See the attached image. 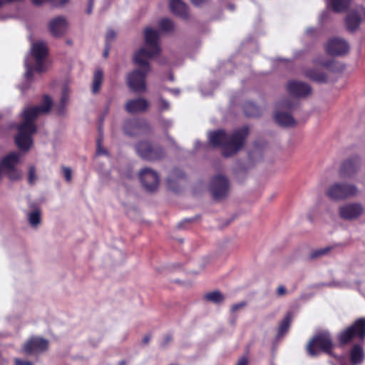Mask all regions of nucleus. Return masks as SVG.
I'll return each instance as SVG.
<instances>
[{
  "label": "nucleus",
  "mask_w": 365,
  "mask_h": 365,
  "mask_svg": "<svg viewBox=\"0 0 365 365\" xmlns=\"http://www.w3.org/2000/svg\"><path fill=\"white\" fill-rule=\"evenodd\" d=\"M248 135L249 128L247 125L235 130L230 135L225 130L220 129L210 133L209 141L212 147L221 148L222 155L228 158L242 148Z\"/></svg>",
  "instance_id": "1"
},
{
  "label": "nucleus",
  "mask_w": 365,
  "mask_h": 365,
  "mask_svg": "<svg viewBox=\"0 0 365 365\" xmlns=\"http://www.w3.org/2000/svg\"><path fill=\"white\" fill-rule=\"evenodd\" d=\"M143 51H135L133 61L135 65L138 66L126 76V83L128 88L134 93H142L146 90V76L150 73L151 68L150 61L143 58Z\"/></svg>",
  "instance_id": "2"
},
{
  "label": "nucleus",
  "mask_w": 365,
  "mask_h": 365,
  "mask_svg": "<svg viewBox=\"0 0 365 365\" xmlns=\"http://www.w3.org/2000/svg\"><path fill=\"white\" fill-rule=\"evenodd\" d=\"M52 105V99L49 96L45 95L40 106L25 107L21 115L22 121L18 126L37 131L35 120L39 115L48 113Z\"/></svg>",
  "instance_id": "3"
},
{
  "label": "nucleus",
  "mask_w": 365,
  "mask_h": 365,
  "mask_svg": "<svg viewBox=\"0 0 365 365\" xmlns=\"http://www.w3.org/2000/svg\"><path fill=\"white\" fill-rule=\"evenodd\" d=\"M333 349V341L330 334L322 331L313 336L306 346L309 356L315 357L321 353L330 354Z\"/></svg>",
  "instance_id": "4"
},
{
  "label": "nucleus",
  "mask_w": 365,
  "mask_h": 365,
  "mask_svg": "<svg viewBox=\"0 0 365 365\" xmlns=\"http://www.w3.org/2000/svg\"><path fill=\"white\" fill-rule=\"evenodd\" d=\"M144 41L145 46L141 47L137 51H143V58L150 61L160 53V35L156 30L149 27L146 28L144 30Z\"/></svg>",
  "instance_id": "5"
},
{
  "label": "nucleus",
  "mask_w": 365,
  "mask_h": 365,
  "mask_svg": "<svg viewBox=\"0 0 365 365\" xmlns=\"http://www.w3.org/2000/svg\"><path fill=\"white\" fill-rule=\"evenodd\" d=\"M354 338L361 340L365 339L364 318L356 319L351 326L344 329L338 336V341L341 346H344Z\"/></svg>",
  "instance_id": "6"
},
{
  "label": "nucleus",
  "mask_w": 365,
  "mask_h": 365,
  "mask_svg": "<svg viewBox=\"0 0 365 365\" xmlns=\"http://www.w3.org/2000/svg\"><path fill=\"white\" fill-rule=\"evenodd\" d=\"M135 150L141 158L148 161L159 160L165 155V152L160 145L149 141H140L137 143Z\"/></svg>",
  "instance_id": "7"
},
{
  "label": "nucleus",
  "mask_w": 365,
  "mask_h": 365,
  "mask_svg": "<svg viewBox=\"0 0 365 365\" xmlns=\"http://www.w3.org/2000/svg\"><path fill=\"white\" fill-rule=\"evenodd\" d=\"M358 189L356 185L346 182H335L326 192L327 197L333 200H342L355 196Z\"/></svg>",
  "instance_id": "8"
},
{
  "label": "nucleus",
  "mask_w": 365,
  "mask_h": 365,
  "mask_svg": "<svg viewBox=\"0 0 365 365\" xmlns=\"http://www.w3.org/2000/svg\"><path fill=\"white\" fill-rule=\"evenodd\" d=\"M49 341L41 336H32L29 337L21 347V353L26 356H38L48 351Z\"/></svg>",
  "instance_id": "9"
},
{
  "label": "nucleus",
  "mask_w": 365,
  "mask_h": 365,
  "mask_svg": "<svg viewBox=\"0 0 365 365\" xmlns=\"http://www.w3.org/2000/svg\"><path fill=\"white\" fill-rule=\"evenodd\" d=\"M228 190L229 180L225 176L217 175L212 178L210 191L215 200H220L225 198L228 194Z\"/></svg>",
  "instance_id": "10"
},
{
  "label": "nucleus",
  "mask_w": 365,
  "mask_h": 365,
  "mask_svg": "<svg viewBox=\"0 0 365 365\" xmlns=\"http://www.w3.org/2000/svg\"><path fill=\"white\" fill-rule=\"evenodd\" d=\"M326 53L332 56H341L346 54L349 51V43L341 38H330L324 46Z\"/></svg>",
  "instance_id": "11"
},
{
  "label": "nucleus",
  "mask_w": 365,
  "mask_h": 365,
  "mask_svg": "<svg viewBox=\"0 0 365 365\" xmlns=\"http://www.w3.org/2000/svg\"><path fill=\"white\" fill-rule=\"evenodd\" d=\"M139 178L146 191L155 192L159 185L158 174L149 168H145L140 171Z\"/></svg>",
  "instance_id": "12"
},
{
  "label": "nucleus",
  "mask_w": 365,
  "mask_h": 365,
  "mask_svg": "<svg viewBox=\"0 0 365 365\" xmlns=\"http://www.w3.org/2000/svg\"><path fill=\"white\" fill-rule=\"evenodd\" d=\"M18 133L15 137V143L19 149L27 152L33 145L32 135L36 133L29 128L17 127Z\"/></svg>",
  "instance_id": "13"
},
{
  "label": "nucleus",
  "mask_w": 365,
  "mask_h": 365,
  "mask_svg": "<svg viewBox=\"0 0 365 365\" xmlns=\"http://www.w3.org/2000/svg\"><path fill=\"white\" fill-rule=\"evenodd\" d=\"M149 129L148 123L143 119L127 120L123 125V130L130 136L138 135Z\"/></svg>",
  "instance_id": "14"
},
{
  "label": "nucleus",
  "mask_w": 365,
  "mask_h": 365,
  "mask_svg": "<svg viewBox=\"0 0 365 365\" xmlns=\"http://www.w3.org/2000/svg\"><path fill=\"white\" fill-rule=\"evenodd\" d=\"M364 212V207L359 202L349 203L339 209V216L346 220H353L359 218Z\"/></svg>",
  "instance_id": "15"
},
{
  "label": "nucleus",
  "mask_w": 365,
  "mask_h": 365,
  "mask_svg": "<svg viewBox=\"0 0 365 365\" xmlns=\"http://www.w3.org/2000/svg\"><path fill=\"white\" fill-rule=\"evenodd\" d=\"M359 166V157L357 155H352L341 163L339 172V176L341 178H350L356 173Z\"/></svg>",
  "instance_id": "16"
},
{
  "label": "nucleus",
  "mask_w": 365,
  "mask_h": 365,
  "mask_svg": "<svg viewBox=\"0 0 365 365\" xmlns=\"http://www.w3.org/2000/svg\"><path fill=\"white\" fill-rule=\"evenodd\" d=\"M48 27L53 37L59 38L66 33L68 22L64 16H58L49 21Z\"/></svg>",
  "instance_id": "17"
},
{
  "label": "nucleus",
  "mask_w": 365,
  "mask_h": 365,
  "mask_svg": "<svg viewBox=\"0 0 365 365\" xmlns=\"http://www.w3.org/2000/svg\"><path fill=\"white\" fill-rule=\"evenodd\" d=\"M288 93L294 97H306L312 93L311 86L304 82L290 81L287 85Z\"/></svg>",
  "instance_id": "18"
},
{
  "label": "nucleus",
  "mask_w": 365,
  "mask_h": 365,
  "mask_svg": "<svg viewBox=\"0 0 365 365\" xmlns=\"http://www.w3.org/2000/svg\"><path fill=\"white\" fill-rule=\"evenodd\" d=\"M149 106L148 101L142 97L128 100L125 104V110L127 113L133 114L143 113Z\"/></svg>",
  "instance_id": "19"
},
{
  "label": "nucleus",
  "mask_w": 365,
  "mask_h": 365,
  "mask_svg": "<svg viewBox=\"0 0 365 365\" xmlns=\"http://www.w3.org/2000/svg\"><path fill=\"white\" fill-rule=\"evenodd\" d=\"M170 9L177 16L185 20L189 19V8L182 0H170Z\"/></svg>",
  "instance_id": "20"
},
{
  "label": "nucleus",
  "mask_w": 365,
  "mask_h": 365,
  "mask_svg": "<svg viewBox=\"0 0 365 365\" xmlns=\"http://www.w3.org/2000/svg\"><path fill=\"white\" fill-rule=\"evenodd\" d=\"M361 22V14L355 10L349 11L345 19L346 29L351 32L355 31Z\"/></svg>",
  "instance_id": "21"
},
{
  "label": "nucleus",
  "mask_w": 365,
  "mask_h": 365,
  "mask_svg": "<svg viewBox=\"0 0 365 365\" xmlns=\"http://www.w3.org/2000/svg\"><path fill=\"white\" fill-rule=\"evenodd\" d=\"M326 4L335 13H342L349 9L351 0H326Z\"/></svg>",
  "instance_id": "22"
},
{
  "label": "nucleus",
  "mask_w": 365,
  "mask_h": 365,
  "mask_svg": "<svg viewBox=\"0 0 365 365\" xmlns=\"http://www.w3.org/2000/svg\"><path fill=\"white\" fill-rule=\"evenodd\" d=\"M274 118L275 122L282 127H291L296 124L294 118L287 113L276 112Z\"/></svg>",
  "instance_id": "23"
},
{
  "label": "nucleus",
  "mask_w": 365,
  "mask_h": 365,
  "mask_svg": "<svg viewBox=\"0 0 365 365\" xmlns=\"http://www.w3.org/2000/svg\"><path fill=\"white\" fill-rule=\"evenodd\" d=\"M31 53L35 60H44L48 55V48L43 42L33 43Z\"/></svg>",
  "instance_id": "24"
},
{
  "label": "nucleus",
  "mask_w": 365,
  "mask_h": 365,
  "mask_svg": "<svg viewBox=\"0 0 365 365\" xmlns=\"http://www.w3.org/2000/svg\"><path fill=\"white\" fill-rule=\"evenodd\" d=\"M364 358L363 348L360 344H354L350 351V361L352 364L357 365L363 362Z\"/></svg>",
  "instance_id": "25"
},
{
  "label": "nucleus",
  "mask_w": 365,
  "mask_h": 365,
  "mask_svg": "<svg viewBox=\"0 0 365 365\" xmlns=\"http://www.w3.org/2000/svg\"><path fill=\"white\" fill-rule=\"evenodd\" d=\"M304 76L315 82L317 83H327L328 76L327 75L317 69H307L304 72Z\"/></svg>",
  "instance_id": "26"
},
{
  "label": "nucleus",
  "mask_w": 365,
  "mask_h": 365,
  "mask_svg": "<svg viewBox=\"0 0 365 365\" xmlns=\"http://www.w3.org/2000/svg\"><path fill=\"white\" fill-rule=\"evenodd\" d=\"M176 177L177 178L181 179L185 177V174L180 169L175 168L172 172V176L169 177L167 179V185L169 189L173 190L175 192H178L180 189L176 184V182L174 180L173 178Z\"/></svg>",
  "instance_id": "27"
},
{
  "label": "nucleus",
  "mask_w": 365,
  "mask_h": 365,
  "mask_svg": "<svg viewBox=\"0 0 365 365\" xmlns=\"http://www.w3.org/2000/svg\"><path fill=\"white\" fill-rule=\"evenodd\" d=\"M18 160L19 155L15 153H11L2 159L1 166L7 170H13V172L15 173L14 166Z\"/></svg>",
  "instance_id": "28"
},
{
  "label": "nucleus",
  "mask_w": 365,
  "mask_h": 365,
  "mask_svg": "<svg viewBox=\"0 0 365 365\" xmlns=\"http://www.w3.org/2000/svg\"><path fill=\"white\" fill-rule=\"evenodd\" d=\"M243 111L245 115L254 118L259 117L262 113L260 108L250 101L244 103Z\"/></svg>",
  "instance_id": "29"
},
{
  "label": "nucleus",
  "mask_w": 365,
  "mask_h": 365,
  "mask_svg": "<svg viewBox=\"0 0 365 365\" xmlns=\"http://www.w3.org/2000/svg\"><path fill=\"white\" fill-rule=\"evenodd\" d=\"M204 299L215 304H220L224 302L225 297L220 291L216 290L205 294Z\"/></svg>",
  "instance_id": "30"
},
{
  "label": "nucleus",
  "mask_w": 365,
  "mask_h": 365,
  "mask_svg": "<svg viewBox=\"0 0 365 365\" xmlns=\"http://www.w3.org/2000/svg\"><path fill=\"white\" fill-rule=\"evenodd\" d=\"M103 73L102 70H97L94 73L92 83V91L93 93H96L99 91L103 82Z\"/></svg>",
  "instance_id": "31"
},
{
  "label": "nucleus",
  "mask_w": 365,
  "mask_h": 365,
  "mask_svg": "<svg viewBox=\"0 0 365 365\" xmlns=\"http://www.w3.org/2000/svg\"><path fill=\"white\" fill-rule=\"evenodd\" d=\"M158 27L161 31L170 33L174 31L175 24L171 19L168 18H163L159 21Z\"/></svg>",
  "instance_id": "32"
},
{
  "label": "nucleus",
  "mask_w": 365,
  "mask_h": 365,
  "mask_svg": "<svg viewBox=\"0 0 365 365\" xmlns=\"http://www.w3.org/2000/svg\"><path fill=\"white\" fill-rule=\"evenodd\" d=\"M332 249H333L332 246H329V247H326L324 248L314 250L310 253V258L311 259H317L322 256L327 255L329 253V252Z\"/></svg>",
  "instance_id": "33"
},
{
  "label": "nucleus",
  "mask_w": 365,
  "mask_h": 365,
  "mask_svg": "<svg viewBox=\"0 0 365 365\" xmlns=\"http://www.w3.org/2000/svg\"><path fill=\"white\" fill-rule=\"evenodd\" d=\"M290 325V320L288 317H285L279 324L278 329L279 336L284 335L289 329Z\"/></svg>",
  "instance_id": "34"
},
{
  "label": "nucleus",
  "mask_w": 365,
  "mask_h": 365,
  "mask_svg": "<svg viewBox=\"0 0 365 365\" xmlns=\"http://www.w3.org/2000/svg\"><path fill=\"white\" fill-rule=\"evenodd\" d=\"M41 216L38 211H33L29 214V222L32 225H37L40 223Z\"/></svg>",
  "instance_id": "35"
},
{
  "label": "nucleus",
  "mask_w": 365,
  "mask_h": 365,
  "mask_svg": "<svg viewBox=\"0 0 365 365\" xmlns=\"http://www.w3.org/2000/svg\"><path fill=\"white\" fill-rule=\"evenodd\" d=\"M278 107L283 109L290 110L294 107V102L290 98H286L278 103Z\"/></svg>",
  "instance_id": "36"
},
{
  "label": "nucleus",
  "mask_w": 365,
  "mask_h": 365,
  "mask_svg": "<svg viewBox=\"0 0 365 365\" xmlns=\"http://www.w3.org/2000/svg\"><path fill=\"white\" fill-rule=\"evenodd\" d=\"M36 179V168L34 166H31L28 173V182L30 185H34Z\"/></svg>",
  "instance_id": "37"
},
{
  "label": "nucleus",
  "mask_w": 365,
  "mask_h": 365,
  "mask_svg": "<svg viewBox=\"0 0 365 365\" xmlns=\"http://www.w3.org/2000/svg\"><path fill=\"white\" fill-rule=\"evenodd\" d=\"M64 178L66 182H70L72 180V170L70 168L62 166L61 168Z\"/></svg>",
  "instance_id": "38"
},
{
  "label": "nucleus",
  "mask_w": 365,
  "mask_h": 365,
  "mask_svg": "<svg viewBox=\"0 0 365 365\" xmlns=\"http://www.w3.org/2000/svg\"><path fill=\"white\" fill-rule=\"evenodd\" d=\"M36 66L34 67V70L41 73L45 71L44 60H35Z\"/></svg>",
  "instance_id": "39"
},
{
  "label": "nucleus",
  "mask_w": 365,
  "mask_h": 365,
  "mask_svg": "<svg viewBox=\"0 0 365 365\" xmlns=\"http://www.w3.org/2000/svg\"><path fill=\"white\" fill-rule=\"evenodd\" d=\"M313 63L315 65H319L326 68H329L331 67V66L332 64V61H322L319 59H315V60H314Z\"/></svg>",
  "instance_id": "40"
},
{
  "label": "nucleus",
  "mask_w": 365,
  "mask_h": 365,
  "mask_svg": "<svg viewBox=\"0 0 365 365\" xmlns=\"http://www.w3.org/2000/svg\"><path fill=\"white\" fill-rule=\"evenodd\" d=\"M115 36H116V34L113 30H112V29L108 30L106 35V43L110 45V42L114 40Z\"/></svg>",
  "instance_id": "41"
},
{
  "label": "nucleus",
  "mask_w": 365,
  "mask_h": 365,
  "mask_svg": "<svg viewBox=\"0 0 365 365\" xmlns=\"http://www.w3.org/2000/svg\"><path fill=\"white\" fill-rule=\"evenodd\" d=\"M170 108L169 103L164 99L163 98H160L159 101V109L160 111H164L168 110Z\"/></svg>",
  "instance_id": "42"
},
{
  "label": "nucleus",
  "mask_w": 365,
  "mask_h": 365,
  "mask_svg": "<svg viewBox=\"0 0 365 365\" xmlns=\"http://www.w3.org/2000/svg\"><path fill=\"white\" fill-rule=\"evenodd\" d=\"M101 139L98 138L97 139V150H96V155H107L108 152L106 149L103 148L101 147Z\"/></svg>",
  "instance_id": "43"
},
{
  "label": "nucleus",
  "mask_w": 365,
  "mask_h": 365,
  "mask_svg": "<svg viewBox=\"0 0 365 365\" xmlns=\"http://www.w3.org/2000/svg\"><path fill=\"white\" fill-rule=\"evenodd\" d=\"M26 71L25 76L28 80H30L33 78L34 68V66L31 64H26Z\"/></svg>",
  "instance_id": "44"
},
{
  "label": "nucleus",
  "mask_w": 365,
  "mask_h": 365,
  "mask_svg": "<svg viewBox=\"0 0 365 365\" xmlns=\"http://www.w3.org/2000/svg\"><path fill=\"white\" fill-rule=\"evenodd\" d=\"M69 0H49V3L54 7H60L67 4Z\"/></svg>",
  "instance_id": "45"
},
{
  "label": "nucleus",
  "mask_w": 365,
  "mask_h": 365,
  "mask_svg": "<svg viewBox=\"0 0 365 365\" xmlns=\"http://www.w3.org/2000/svg\"><path fill=\"white\" fill-rule=\"evenodd\" d=\"M190 2L197 7H200L207 4L210 0H190Z\"/></svg>",
  "instance_id": "46"
},
{
  "label": "nucleus",
  "mask_w": 365,
  "mask_h": 365,
  "mask_svg": "<svg viewBox=\"0 0 365 365\" xmlns=\"http://www.w3.org/2000/svg\"><path fill=\"white\" fill-rule=\"evenodd\" d=\"M14 365H33V363L28 360H21L20 359H15Z\"/></svg>",
  "instance_id": "47"
},
{
  "label": "nucleus",
  "mask_w": 365,
  "mask_h": 365,
  "mask_svg": "<svg viewBox=\"0 0 365 365\" xmlns=\"http://www.w3.org/2000/svg\"><path fill=\"white\" fill-rule=\"evenodd\" d=\"M173 339L171 334L165 335L163 341L162 342V346L165 347Z\"/></svg>",
  "instance_id": "48"
},
{
  "label": "nucleus",
  "mask_w": 365,
  "mask_h": 365,
  "mask_svg": "<svg viewBox=\"0 0 365 365\" xmlns=\"http://www.w3.org/2000/svg\"><path fill=\"white\" fill-rule=\"evenodd\" d=\"M245 306V302H240L238 304H235L232 306L231 311H232V312H235L237 310H238L239 309L244 307Z\"/></svg>",
  "instance_id": "49"
},
{
  "label": "nucleus",
  "mask_w": 365,
  "mask_h": 365,
  "mask_svg": "<svg viewBox=\"0 0 365 365\" xmlns=\"http://www.w3.org/2000/svg\"><path fill=\"white\" fill-rule=\"evenodd\" d=\"M93 3H94V0H88V6L86 9V13L88 15L92 13Z\"/></svg>",
  "instance_id": "50"
},
{
  "label": "nucleus",
  "mask_w": 365,
  "mask_h": 365,
  "mask_svg": "<svg viewBox=\"0 0 365 365\" xmlns=\"http://www.w3.org/2000/svg\"><path fill=\"white\" fill-rule=\"evenodd\" d=\"M287 292V289L286 288L281 285L279 287H278L277 289V294L278 296H282L284 294H285Z\"/></svg>",
  "instance_id": "51"
},
{
  "label": "nucleus",
  "mask_w": 365,
  "mask_h": 365,
  "mask_svg": "<svg viewBox=\"0 0 365 365\" xmlns=\"http://www.w3.org/2000/svg\"><path fill=\"white\" fill-rule=\"evenodd\" d=\"M236 365H248V359L246 356L241 357Z\"/></svg>",
  "instance_id": "52"
},
{
  "label": "nucleus",
  "mask_w": 365,
  "mask_h": 365,
  "mask_svg": "<svg viewBox=\"0 0 365 365\" xmlns=\"http://www.w3.org/2000/svg\"><path fill=\"white\" fill-rule=\"evenodd\" d=\"M68 101V95L66 91H64L62 94L61 98V104L64 106Z\"/></svg>",
  "instance_id": "53"
},
{
  "label": "nucleus",
  "mask_w": 365,
  "mask_h": 365,
  "mask_svg": "<svg viewBox=\"0 0 365 365\" xmlns=\"http://www.w3.org/2000/svg\"><path fill=\"white\" fill-rule=\"evenodd\" d=\"M10 172L8 173V176L10 179L16 180L19 178V175L15 170V173L13 172V170H9Z\"/></svg>",
  "instance_id": "54"
},
{
  "label": "nucleus",
  "mask_w": 365,
  "mask_h": 365,
  "mask_svg": "<svg viewBox=\"0 0 365 365\" xmlns=\"http://www.w3.org/2000/svg\"><path fill=\"white\" fill-rule=\"evenodd\" d=\"M110 48V45L106 43L105 48H104L103 53V56L105 58H107L108 57Z\"/></svg>",
  "instance_id": "55"
},
{
  "label": "nucleus",
  "mask_w": 365,
  "mask_h": 365,
  "mask_svg": "<svg viewBox=\"0 0 365 365\" xmlns=\"http://www.w3.org/2000/svg\"><path fill=\"white\" fill-rule=\"evenodd\" d=\"M151 339V336L148 334V335H145L143 338V340H142V342L143 344H147L149 343L150 340Z\"/></svg>",
  "instance_id": "56"
},
{
  "label": "nucleus",
  "mask_w": 365,
  "mask_h": 365,
  "mask_svg": "<svg viewBox=\"0 0 365 365\" xmlns=\"http://www.w3.org/2000/svg\"><path fill=\"white\" fill-rule=\"evenodd\" d=\"M126 362L125 361H121L119 362V365H125Z\"/></svg>",
  "instance_id": "57"
},
{
  "label": "nucleus",
  "mask_w": 365,
  "mask_h": 365,
  "mask_svg": "<svg viewBox=\"0 0 365 365\" xmlns=\"http://www.w3.org/2000/svg\"><path fill=\"white\" fill-rule=\"evenodd\" d=\"M182 222L178 224V227H180L182 226Z\"/></svg>",
  "instance_id": "58"
},
{
  "label": "nucleus",
  "mask_w": 365,
  "mask_h": 365,
  "mask_svg": "<svg viewBox=\"0 0 365 365\" xmlns=\"http://www.w3.org/2000/svg\"><path fill=\"white\" fill-rule=\"evenodd\" d=\"M185 222H190V221H191V220H185Z\"/></svg>",
  "instance_id": "59"
},
{
  "label": "nucleus",
  "mask_w": 365,
  "mask_h": 365,
  "mask_svg": "<svg viewBox=\"0 0 365 365\" xmlns=\"http://www.w3.org/2000/svg\"><path fill=\"white\" fill-rule=\"evenodd\" d=\"M362 11H363L364 14H365V9H363Z\"/></svg>",
  "instance_id": "60"
}]
</instances>
